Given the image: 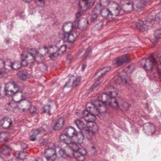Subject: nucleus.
Instances as JSON below:
<instances>
[{
	"label": "nucleus",
	"instance_id": "35",
	"mask_svg": "<svg viewBox=\"0 0 161 161\" xmlns=\"http://www.w3.org/2000/svg\"><path fill=\"white\" fill-rule=\"evenodd\" d=\"M37 4L40 6H43L44 5V0H35Z\"/></svg>",
	"mask_w": 161,
	"mask_h": 161
},
{
	"label": "nucleus",
	"instance_id": "31",
	"mask_svg": "<svg viewBox=\"0 0 161 161\" xmlns=\"http://www.w3.org/2000/svg\"><path fill=\"white\" fill-rule=\"evenodd\" d=\"M50 105H47L44 106L43 108V112L47 113L48 114H49L50 110Z\"/></svg>",
	"mask_w": 161,
	"mask_h": 161
},
{
	"label": "nucleus",
	"instance_id": "12",
	"mask_svg": "<svg viewBox=\"0 0 161 161\" xmlns=\"http://www.w3.org/2000/svg\"><path fill=\"white\" fill-rule=\"evenodd\" d=\"M84 2V6L82 7L80 3H79V7L80 11H86L90 10L94 5L95 0H82Z\"/></svg>",
	"mask_w": 161,
	"mask_h": 161
},
{
	"label": "nucleus",
	"instance_id": "5",
	"mask_svg": "<svg viewBox=\"0 0 161 161\" xmlns=\"http://www.w3.org/2000/svg\"><path fill=\"white\" fill-rule=\"evenodd\" d=\"M32 52H29L26 53L24 52L21 54V62L20 63L21 66H26L28 63H32L36 61V59L37 58L36 51L31 50Z\"/></svg>",
	"mask_w": 161,
	"mask_h": 161
},
{
	"label": "nucleus",
	"instance_id": "19",
	"mask_svg": "<svg viewBox=\"0 0 161 161\" xmlns=\"http://www.w3.org/2000/svg\"><path fill=\"white\" fill-rule=\"evenodd\" d=\"M52 148L53 147H49L48 149L46 150L45 152V153H49L50 152H54L52 156H49V157L47 158V161H54L56 158V154L55 153L54 151L52 149Z\"/></svg>",
	"mask_w": 161,
	"mask_h": 161
},
{
	"label": "nucleus",
	"instance_id": "10",
	"mask_svg": "<svg viewBox=\"0 0 161 161\" xmlns=\"http://www.w3.org/2000/svg\"><path fill=\"white\" fill-rule=\"evenodd\" d=\"M21 98L19 101H16L12 100L6 105V109L8 111H13L17 107L18 103H19L21 102L26 98L25 94H22L21 95Z\"/></svg>",
	"mask_w": 161,
	"mask_h": 161
},
{
	"label": "nucleus",
	"instance_id": "38",
	"mask_svg": "<svg viewBox=\"0 0 161 161\" xmlns=\"http://www.w3.org/2000/svg\"><path fill=\"white\" fill-rule=\"evenodd\" d=\"M47 66L43 64H42V65L40 67V70L42 72H46L47 71Z\"/></svg>",
	"mask_w": 161,
	"mask_h": 161
},
{
	"label": "nucleus",
	"instance_id": "34",
	"mask_svg": "<svg viewBox=\"0 0 161 161\" xmlns=\"http://www.w3.org/2000/svg\"><path fill=\"white\" fill-rule=\"evenodd\" d=\"M80 20L79 19H75L74 22L73 23V27L77 28L78 27L80 23Z\"/></svg>",
	"mask_w": 161,
	"mask_h": 161
},
{
	"label": "nucleus",
	"instance_id": "23",
	"mask_svg": "<svg viewBox=\"0 0 161 161\" xmlns=\"http://www.w3.org/2000/svg\"><path fill=\"white\" fill-rule=\"evenodd\" d=\"M9 136V134L5 132H0V142H7Z\"/></svg>",
	"mask_w": 161,
	"mask_h": 161
},
{
	"label": "nucleus",
	"instance_id": "41",
	"mask_svg": "<svg viewBox=\"0 0 161 161\" xmlns=\"http://www.w3.org/2000/svg\"><path fill=\"white\" fill-rule=\"evenodd\" d=\"M79 9L80 12H78L76 14V19H79V20H80V19L81 18L82 14H81V12H83V11H80V8H79Z\"/></svg>",
	"mask_w": 161,
	"mask_h": 161
},
{
	"label": "nucleus",
	"instance_id": "24",
	"mask_svg": "<svg viewBox=\"0 0 161 161\" xmlns=\"http://www.w3.org/2000/svg\"><path fill=\"white\" fill-rule=\"evenodd\" d=\"M154 36L155 39L153 42L152 41L153 44L158 42V39L161 38V29L156 30L154 32Z\"/></svg>",
	"mask_w": 161,
	"mask_h": 161
},
{
	"label": "nucleus",
	"instance_id": "3",
	"mask_svg": "<svg viewBox=\"0 0 161 161\" xmlns=\"http://www.w3.org/2000/svg\"><path fill=\"white\" fill-rule=\"evenodd\" d=\"M151 0H121L120 4L122 8L119 6L116 3H114L112 7L109 8H105L101 12V16L107 18L110 16L111 18L117 16L120 12L123 10L125 14L130 13L134 9V5L138 9L143 8L146 3Z\"/></svg>",
	"mask_w": 161,
	"mask_h": 161
},
{
	"label": "nucleus",
	"instance_id": "43",
	"mask_svg": "<svg viewBox=\"0 0 161 161\" xmlns=\"http://www.w3.org/2000/svg\"><path fill=\"white\" fill-rule=\"evenodd\" d=\"M61 127V126H59V124H58V122H57L55 125L54 127V129L55 130H57L60 129Z\"/></svg>",
	"mask_w": 161,
	"mask_h": 161
},
{
	"label": "nucleus",
	"instance_id": "21",
	"mask_svg": "<svg viewBox=\"0 0 161 161\" xmlns=\"http://www.w3.org/2000/svg\"><path fill=\"white\" fill-rule=\"evenodd\" d=\"M73 24L72 22H69L65 23L63 26V30L64 33L70 32L71 30L73 27Z\"/></svg>",
	"mask_w": 161,
	"mask_h": 161
},
{
	"label": "nucleus",
	"instance_id": "36",
	"mask_svg": "<svg viewBox=\"0 0 161 161\" xmlns=\"http://www.w3.org/2000/svg\"><path fill=\"white\" fill-rule=\"evenodd\" d=\"M36 108L34 106L32 105L30 106L29 108V111L31 113H33L36 112Z\"/></svg>",
	"mask_w": 161,
	"mask_h": 161
},
{
	"label": "nucleus",
	"instance_id": "32",
	"mask_svg": "<svg viewBox=\"0 0 161 161\" xmlns=\"http://www.w3.org/2000/svg\"><path fill=\"white\" fill-rule=\"evenodd\" d=\"M64 119L63 117L60 118L57 121L58 124H59V126H61V127L64 124Z\"/></svg>",
	"mask_w": 161,
	"mask_h": 161
},
{
	"label": "nucleus",
	"instance_id": "52",
	"mask_svg": "<svg viewBox=\"0 0 161 161\" xmlns=\"http://www.w3.org/2000/svg\"><path fill=\"white\" fill-rule=\"evenodd\" d=\"M52 145H53V146H54V144H53V143H52Z\"/></svg>",
	"mask_w": 161,
	"mask_h": 161
},
{
	"label": "nucleus",
	"instance_id": "37",
	"mask_svg": "<svg viewBox=\"0 0 161 161\" xmlns=\"http://www.w3.org/2000/svg\"><path fill=\"white\" fill-rule=\"evenodd\" d=\"M97 16L98 15L95 12H93L91 18V20L92 21H94L97 19Z\"/></svg>",
	"mask_w": 161,
	"mask_h": 161
},
{
	"label": "nucleus",
	"instance_id": "18",
	"mask_svg": "<svg viewBox=\"0 0 161 161\" xmlns=\"http://www.w3.org/2000/svg\"><path fill=\"white\" fill-rule=\"evenodd\" d=\"M12 150V147L7 145L0 146V154H2L4 155H9V153Z\"/></svg>",
	"mask_w": 161,
	"mask_h": 161
},
{
	"label": "nucleus",
	"instance_id": "15",
	"mask_svg": "<svg viewBox=\"0 0 161 161\" xmlns=\"http://www.w3.org/2000/svg\"><path fill=\"white\" fill-rule=\"evenodd\" d=\"M0 124L5 129H7L11 126L12 121L11 119L8 117H3L0 118Z\"/></svg>",
	"mask_w": 161,
	"mask_h": 161
},
{
	"label": "nucleus",
	"instance_id": "51",
	"mask_svg": "<svg viewBox=\"0 0 161 161\" xmlns=\"http://www.w3.org/2000/svg\"><path fill=\"white\" fill-rule=\"evenodd\" d=\"M22 111L24 112L25 111V108H23V109H22Z\"/></svg>",
	"mask_w": 161,
	"mask_h": 161
},
{
	"label": "nucleus",
	"instance_id": "48",
	"mask_svg": "<svg viewBox=\"0 0 161 161\" xmlns=\"http://www.w3.org/2000/svg\"><path fill=\"white\" fill-rule=\"evenodd\" d=\"M43 48L44 49V50H46V49H48V48H47V47H46V46H44V47H43Z\"/></svg>",
	"mask_w": 161,
	"mask_h": 161
},
{
	"label": "nucleus",
	"instance_id": "11",
	"mask_svg": "<svg viewBox=\"0 0 161 161\" xmlns=\"http://www.w3.org/2000/svg\"><path fill=\"white\" fill-rule=\"evenodd\" d=\"M75 123L77 127L80 131V132H82L84 135V137L86 136V133H90L89 128H88L86 125L84 124L83 121L80 119H77L75 121Z\"/></svg>",
	"mask_w": 161,
	"mask_h": 161
},
{
	"label": "nucleus",
	"instance_id": "22",
	"mask_svg": "<svg viewBox=\"0 0 161 161\" xmlns=\"http://www.w3.org/2000/svg\"><path fill=\"white\" fill-rule=\"evenodd\" d=\"M147 127V130L148 131H151L152 135L155 132L156 129L155 127L154 124L150 123H147L144 125V128L146 129V127Z\"/></svg>",
	"mask_w": 161,
	"mask_h": 161
},
{
	"label": "nucleus",
	"instance_id": "40",
	"mask_svg": "<svg viewBox=\"0 0 161 161\" xmlns=\"http://www.w3.org/2000/svg\"><path fill=\"white\" fill-rule=\"evenodd\" d=\"M59 55L57 51L50 54V57L51 59H53L54 58Z\"/></svg>",
	"mask_w": 161,
	"mask_h": 161
},
{
	"label": "nucleus",
	"instance_id": "17",
	"mask_svg": "<svg viewBox=\"0 0 161 161\" xmlns=\"http://www.w3.org/2000/svg\"><path fill=\"white\" fill-rule=\"evenodd\" d=\"M71 80H72V85L75 87L80 84V79L79 77H75L74 76H72L69 80V82L66 83L64 85V87H69L71 86V84H70Z\"/></svg>",
	"mask_w": 161,
	"mask_h": 161
},
{
	"label": "nucleus",
	"instance_id": "46",
	"mask_svg": "<svg viewBox=\"0 0 161 161\" xmlns=\"http://www.w3.org/2000/svg\"><path fill=\"white\" fill-rule=\"evenodd\" d=\"M92 149L93 152H96V148L94 146H92Z\"/></svg>",
	"mask_w": 161,
	"mask_h": 161
},
{
	"label": "nucleus",
	"instance_id": "39",
	"mask_svg": "<svg viewBox=\"0 0 161 161\" xmlns=\"http://www.w3.org/2000/svg\"><path fill=\"white\" fill-rule=\"evenodd\" d=\"M161 18V12H159L158 14H157L155 17L154 19L157 22H159L160 19V18Z\"/></svg>",
	"mask_w": 161,
	"mask_h": 161
},
{
	"label": "nucleus",
	"instance_id": "20",
	"mask_svg": "<svg viewBox=\"0 0 161 161\" xmlns=\"http://www.w3.org/2000/svg\"><path fill=\"white\" fill-rule=\"evenodd\" d=\"M45 129L43 127L40 128L34 131L33 134L30 136V140L34 141L36 139V136L38 135L41 134L44 131Z\"/></svg>",
	"mask_w": 161,
	"mask_h": 161
},
{
	"label": "nucleus",
	"instance_id": "4",
	"mask_svg": "<svg viewBox=\"0 0 161 161\" xmlns=\"http://www.w3.org/2000/svg\"><path fill=\"white\" fill-rule=\"evenodd\" d=\"M143 68L146 71L154 69L156 71V73H154V77H161V56L159 58L155 59L153 56H151L149 58L145 60Z\"/></svg>",
	"mask_w": 161,
	"mask_h": 161
},
{
	"label": "nucleus",
	"instance_id": "16",
	"mask_svg": "<svg viewBox=\"0 0 161 161\" xmlns=\"http://www.w3.org/2000/svg\"><path fill=\"white\" fill-rule=\"evenodd\" d=\"M124 78L123 76L122 77L120 76H118L116 78H115L114 79V81L115 84H120L122 82H124L127 86L128 85H130L131 83V79L130 78Z\"/></svg>",
	"mask_w": 161,
	"mask_h": 161
},
{
	"label": "nucleus",
	"instance_id": "8",
	"mask_svg": "<svg viewBox=\"0 0 161 161\" xmlns=\"http://www.w3.org/2000/svg\"><path fill=\"white\" fill-rule=\"evenodd\" d=\"M79 34L76 30L73 29L70 32L64 33L62 38L65 42L71 43L76 39Z\"/></svg>",
	"mask_w": 161,
	"mask_h": 161
},
{
	"label": "nucleus",
	"instance_id": "27",
	"mask_svg": "<svg viewBox=\"0 0 161 161\" xmlns=\"http://www.w3.org/2000/svg\"><path fill=\"white\" fill-rule=\"evenodd\" d=\"M19 156L16 158V159L19 161V160H22L25 158L26 155L25 153L23 152H21L19 153Z\"/></svg>",
	"mask_w": 161,
	"mask_h": 161
},
{
	"label": "nucleus",
	"instance_id": "28",
	"mask_svg": "<svg viewBox=\"0 0 161 161\" xmlns=\"http://www.w3.org/2000/svg\"><path fill=\"white\" fill-rule=\"evenodd\" d=\"M66 50V47L64 45H62L57 51L59 55L62 54Z\"/></svg>",
	"mask_w": 161,
	"mask_h": 161
},
{
	"label": "nucleus",
	"instance_id": "9",
	"mask_svg": "<svg viewBox=\"0 0 161 161\" xmlns=\"http://www.w3.org/2000/svg\"><path fill=\"white\" fill-rule=\"evenodd\" d=\"M111 69L110 66L106 67L103 68L102 69L99 70L96 73L98 75V79L94 83L93 86L90 89V91H92L93 89L96 88L98 86L101 82V78L106 73V72L109 71Z\"/></svg>",
	"mask_w": 161,
	"mask_h": 161
},
{
	"label": "nucleus",
	"instance_id": "1",
	"mask_svg": "<svg viewBox=\"0 0 161 161\" xmlns=\"http://www.w3.org/2000/svg\"><path fill=\"white\" fill-rule=\"evenodd\" d=\"M106 92L97 95V99L93 102L88 103L86 104V110L82 113L83 117L87 122V126L89 123H92L95 119L96 116L99 113H105L108 108L126 111L129 105L125 100H122L119 103L115 98L117 95L116 89L112 86L108 85L105 88Z\"/></svg>",
	"mask_w": 161,
	"mask_h": 161
},
{
	"label": "nucleus",
	"instance_id": "2",
	"mask_svg": "<svg viewBox=\"0 0 161 161\" xmlns=\"http://www.w3.org/2000/svg\"><path fill=\"white\" fill-rule=\"evenodd\" d=\"M66 133L61 135L60 139L62 142L69 145V147L72 150L74 157L77 161H83L85 157L87 154V151L84 148H79L76 143L72 142L70 140H67V139L76 136L77 138L78 143L80 144L83 142L84 139V135L82 132L79 133L72 126L66 128L65 130Z\"/></svg>",
	"mask_w": 161,
	"mask_h": 161
},
{
	"label": "nucleus",
	"instance_id": "45",
	"mask_svg": "<svg viewBox=\"0 0 161 161\" xmlns=\"http://www.w3.org/2000/svg\"><path fill=\"white\" fill-rule=\"evenodd\" d=\"M86 64H83L82 65V70L83 71H84L85 69H86Z\"/></svg>",
	"mask_w": 161,
	"mask_h": 161
},
{
	"label": "nucleus",
	"instance_id": "49",
	"mask_svg": "<svg viewBox=\"0 0 161 161\" xmlns=\"http://www.w3.org/2000/svg\"><path fill=\"white\" fill-rule=\"evenodd\" d=\"M133 48L132 47H130L129 48V49L128 50V51H131L132 50Z\"/></svg>",
	"mask_w": 161,
	"mask_h": 161
},
{
	"label": "nucleus",
	"instance_id": "30",
	"mask_svg": "<svg viewBox=\"0 0 161 161\" xmlns=\"http://www.w3.org/2000/svg\"><path fill=\"white\" fill-rule=\"evenodd\" d=\"M92 53L91 49L90 48H88L87 50L85 51V53L84 55L82 56L83 58H86L87 57L90 56Z\"/></svg>",
	"mask_w": 161,
	"mask_h": 161
},
{
	"label": "nucleus",
	"instance_id": "6",
	"mask_svg": "<svg viewBox=\"0 0 161 161\" xmlns=\"http://www.w3.org/2000/svg\"><path fill=\"white\" fill-rule=\"evenodd\" d=\"M19 87L13 81H10L5 84L4 91L6 95L12 96L19 92Z\"/></svg>",
	"mask_w": 161,
	"mask_h": 161
},
{
	"label": "nucleus",
	"instance_id": "44",
	"mask_svg": "<svg viewBox=\"0 0 161 161\" xmlns=\"http://www.w3.org/2000/svg\"><path fill=\"white\" fill-rule=\"evenodd\" d=\"M2 87L0 86V98H2L4 97V95L1 93Z\"/></svg>",
	"mask_w": 161,
	"mask_h": 161
},
{
	"label": "nucleus",
	"instance_id": "29",
	"mask_svg": "<svg viewBox=\"0 0 161 161\" xmlns=\"http://www.w3.org/2000/svg\"><path fill=\"white\" fill-rule=\"evenodd\" d=\"M59 154L61 158H65L68 157V155L66 154L65 150L62 148L60 149Z\"/></svg>",
	"mask_w": 161,
	"mask_h": 161
},
{
	"label": "nucleus",
	"instance_id": "13",
	"mask_svg": "<svg viewBox=\"0 0 161 161\" xmlns=\"http://www.w3.org/2000/svg\"><path fill=\"white\" fill-rule=\"evenodd\" d=\"M136 25L138 29L143 31L147 30L150 24L148 20L143 21L139 19L136 23Z\"/></svg>",
	"mask_w": 161,
	"mask_h": 161
},
{
	"label": "nucleus",
	"instance_id": "14",
	"mask_svg": "<svg viewBox=\"0 0 161 161\" xmlns=\"http://www.w3.org/2000/svg\"><path fill=\"white\" fill-rule=\"evenodd\" d=\"M128 61L129 58L127 56L125 55L116 60H113L112 63L116 67H118L122 65L123 63Z\"/></svg>",
	"mask_w": 161,
	"mask_h": 161
},
{
	"label": "nucleus",
	"instance_id": "25",
	"mask_svg": "<svg viewBox=\"0 0 161 161\" xmlns=\"http://www.w3.org/2000/svg\"><path fill=\"white\" fill-rule=\"evenodd\" d=\"M18 76L22 79H25L30 77V75L28 73L24 71H19L17 74Z\"/></svg>",
	"mask_w": 161,
	"mask_h": 161
},
{
	"label": "nucleus",
	"instance_id": "26",
	"mask_svg": "<svg viewBox=\"0 0 161 161\" xmlns=\"http://www.w3.org/2000/svg\"><path fill=\"white\" fill-rule=\"evenodd\" d=\"M89 129L91 132L90 133H86V137H88V135H90L91 134H94L97 132L98 130L99 127L97 124H95L93 125L92 129L91 130L89 128Z\"/></svg>",
	"mask_w": 161,
	"mask_h": 161
},
{
	"label": "nucleus",
	"instance_id": "50",
	"mask_svg": "<svg viewBox=\"0 0 161 161\" xmlns=\"http://www.w3.org/2000/svg\"><path fill=\"white\" fill-rule=\"evenodd\" d=\"M9 40H6V42L7 43L9 42Z\"/></svg>",
	"mask_w": 161,
	"mask_h": 161
},
{
	"label": "nucleus",
	"instance_id": "33",
	"mask_svg": "<svg viewBox=\"0 0 161 161\" xmlns=\"http://www.w3.org/2000/svg\"><path fill=\"white\" fill-rule=\"evenodd\" d=\"M132 69H133V70H134V67L131 65H130L128 66L127 68H126L124 69V71L126 72L131 73L132 72Z\"/></svg>",
	"mask_w": 161,
	"mask_h": 161
},
{
	"label": "nucleus",
	"instance_id": "47",
	"mask_svg": "<svg viewBox=\"0 0 161 161\" xmlns=\"http://www.w3.org/2000/svg\"><path fill=\"white\" fill-rule=\"evenodd\" d=\"M8 161H18V160L16 159V158L14 157L12 158L9 159Z\"/></svg>",
	"mask_w": 161,
	"mask_h": 161
},
{
	"label": "nucleus",
	"instance_id": "42",
	"mask_svg": "<svg viewBox=\"0 0 161 161\" xmlns=\"http://www.w3.org/2000/svg\"><path fill=\"white\" fill-rule=\"evenodd\" d=\"M20 146L22 149H25L27 147V144L24 142H21L20 144Z\"/></svg>",
	"mask_w": 161,
	"mask_h": 161
},
{
	"label": "nucleus",
	"instance_id": "7",
	"mask_svg": "<svg viewBox=\"0 0 161 161\" xmlns=\"http://www.w3.org/2000/svg\"><path fill=\"white\" fill-rule=\"evenodd\" d=\"M5 62L2 59H0V75H4L5 71H4V69H7L8 66L13 70H17L21 67V65L19 62L15 61L14 62H11L9 65H5Z\"/></svg>",
	"mask_w": 161,
	"mask_h": 161
}]
</instances>
